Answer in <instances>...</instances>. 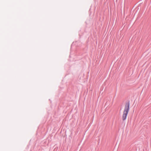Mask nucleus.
Returning <instances> with one entry per match:
<instances>
[{"label":"nucleus","instance_id":"nucleus-1","mask_svg":"<svg viewBox=\"0 0 151 151\" xmlns=\"http://www.w3.org/2000/svg\"><path fill=\"white\" fill-rule=\"evenodd\" d=\"M129 103H127L125 105L124 111L122 115V120L123 121L125 120L126 119L129 109Z\"/></svg>","mask_w":151,"mask_h":151}]
</instances>
